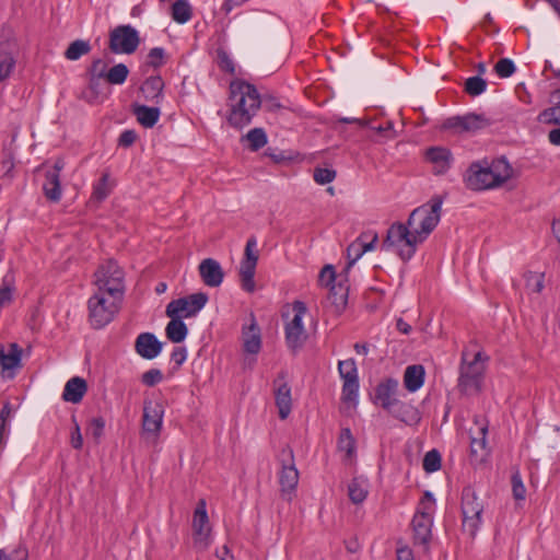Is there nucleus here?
Masks as SVG:
<instances>
[{
	"instance_id": "39",
	"label": "nucleus",
	"mask_w": 560,
	"mask_h": 560,
	"mask_svg": "<svg viewBox=\"0 0 560 560\" xmlns=\"http://www.w3.org/2000/svg\"><path fill=\"white\" fill-rule=\"evenodd\" d=\"M91 51V45L89 42L83 39H77L72 42L65 51V57L68 60H78L83 55Z\"/></svg>"
},
{
	"instance_id": "49",
	"label": "nucleus",
	"mask_w": 560,
	"mask_h": 560,
	"mask_svg": "<svg viewBox=\"0 0 560 560\" xmlns=\"http://www.w3.org/2000/svg\"><path fill=\"white\" fill-rule=\"evenodd\" d=\"M516 68L514 62L509 58L500 59L495 66L494 71L500 78H509L515 72Z\"/></svg>"
},
{
	"instance_id": "13",
	"label": "nucleus",
	"mask_w": 560,
	"mask_h": 560,
	"mask_svg": "<svg viewBox=\"0 0 560 560\" xmlns=\"http://www.w3.org/2000/svg\"><path fill=\"white\" fill-rule=\"evenodd\" d=\"M279 462L281 464V471L279 475V482L282 492H291L294 490L299 482V471L294 464L293 451L287 446L279 453Z\"/></svg>"
},
{
	"instance_id": "28",
	"label": "nucleus",
	"mask_w": 560,
	"mask_h": 560,
	"mask_svg": "<svg viewBox=\"0 0 560 560\" xmlns=\"http://www.w3.org/2000/svg\"><path fill=\"white\" fill-rule=\"evenodd\" d=\"M23 349L15 342L9 343L8 348L0 349V365L3 371L21 368Z\"/></svg>"
},
{
	"instance_id": "11",
	"label": "nucleus",
	"mask_w": 560,
	"mask_h": 560,
	"mask_svg": "<svg viewBox=\"0 0 560 560\" xmlns=\"http://www.w3.org/2000/svg\"><path fill=\"white\" fill-rule=\"evenodd\" d=\"M464 182L468 189L475 191L498 187L493 178V173L487 162H485V164L480 162L470 164L464 174Z\"/></svg>"
},
{
	"instance_id": "48",
	"label": "nucleus",
	"mask_w": 560,
	"mask_h": 560,
	"mask_svg": "<svg viewBox=\"0 0 560 560\" xmlns=\"http://www.w3.org/2000/svg\"><path fill=\"white\" fill-rule=\"evenodd\" d=\"M336 171L332 168L315 167L313 173L314 180L319 185L331 183L336 178Z\"/></svg>"
},
{
	"instance_id": "37",
	"label": "nucleus",
	"mask_w": 560,
	"mask_h": 560,
	"mask_svg": "<svg viewBox=\"0 0 560 560\" xmlns=\"http://www.w3.org/2000/svg\"><path fill=\"white\" fill-rule=\"evenodd\" d=\"M368 481L362 478H353L348 486V494L352 503H362L369 493Z\"/></svg>"
},
{
	"instance_id": "41",
	"label": "nucleus",
	"mask_w": 560,
	"mask_h": 560,
	"mask_svg": "<svg viewBox=\"0 0 560 560\" xmlns=\"http://www.w3.org/2000/svg\"><path fill=\"white\" fill-rule=\"evenodd\" d=\"M129 74V69L125 63H117L107 71L105 80L109 84L120 85L125 83Z\"/></svg>"
},
{
	"instance_id": "24",
	"label": "nucleus",
	"mask_w": 560,
	"mask_h": 560,
	"mask_svg": "<svg viewBox=\"0 0 560 560\" xmlns=\"http://www.w3.org/2000/svg\"><path fill=\"white\" fill-rule=\"evenodd\" d=\"M427 160L433 165L434 174L441 175L451 167L453 156L448 149L444 147H431L425 151Z\"/></svg>"
},
{
	"instance_id": "53",
	"label": "nucleus",
	"mask_w": 560,
	"mask_h": 560,
	"mask_svg": "<svg viewBox=\"0 0 560 560\" xmlns=\"http://www.w3.org/2000/svg\"><path fill=\"white\" fill-rule=\"evenodd\" d=\"M162 380L163 373L159 369H150L141 375V382L149 387L159 384Z\"/></svg>"
},
{
	"instance_id": "38",
	"label": "nucleus",
	"mask_w": 560,
	"mask_h": 560,
	"mask_svg": "<svg viewBox=\"0 0 560 560\" xmlns=\"http://www.w3.org/2000/svg\"><path fill=\"white\" fill-rule=\"evenodd\" d=\"M171 15L179 24H185L192 16V8L187 0H176L172 4Z\"/></svg>"
},
{
	"instance_id": "55",
	"label": "nucleus",
	"mask_w": 560,
	"mask_h": 560,
	"mask_svg": "<svg viewBox=\"0 0 560 560\" xmlns=\"http://www.w3.org/2000/svg\"><path fill=\"white\" fill-rule=\"evenodd\" d=\"M28 551L25 547L19 546L10 555L4 549H0V560H27Z\"/></svg>"
},
{
	"instance_id": "33",
	"label": "nucleus",
	"mask_w": 560,
	"mask_h": 560,
	"mask_svg": "<svg viewBox=\"0 0 560 560\" xmlns=\"http://www.w3.org/2000/svg\"><path fill=\"white\" fill-rule=\"evenodd\" d=\"M424 374V369L420 364L407 366L404 374L405 387L411 393L417 392L423 385Z\"/></svg>"
},
{
	"instance_id": "36",
	"label": "nucleus",
	"mask_w": 560,
	"mask_h": 560,
	"mask_svg": "<svg viewBox=\"0 0 560 560\" xmlns=\"http://www.w3.org/2000/svg\"><path fill=\"white\" fill-rule=\"evenodd\" d=\"M114 187V182H110V175L108 172H104L101 178L93 185V191L91 199L97 202L105 200Z\"/></svg>"
},
{
	"instance_id": "20",
	"label": "nucleus",
	"mask_w": 560,
	"mask_h": 560,
	"mask_svg": "<svg viewBox=\"0 0 560 560\" xmlns=\"http://www.w3.org/2000/svg\"><path fill=\"white\" fill-rule=\"evenodd\" d=\"M398 389L399 383L397 380L386 378L375 387L374 402L381 405L384 410L388 411L398 400Z\"/></svg>"
},
{
	"instance_id": "62",
	"label": "nucleus",
	"mask_w": 560,
	"mask_h": 560,
	"mask_svg": "<svg viewBox=\"0 0 560 560\" xmlns=\"http://www.w3.org/2000/svg\"><path fill=\"white\" fill-rule=\"evenodd\" d=\"M11 411V405L9 401H7L0 411V442H2L7 420L10 418Z\"/></svg>"
},
{
	"instance_id": "46",
	"label": "nucleus",
	"mask_w": 560,
	"mask_h": 560,
	"mask_svg": "<svg viewBox=\"0 0 560 560\" xmlns=\"http://www.w3.org/2000/svg\"><path fill=\"white\" fill-rule=\"evenodd\" d=\"M424 471L434 472L441 468V455L436 450L429 451L422 462Z\"/></svg>"
},
{
	"instance_id": "26",
	"label": "nucleus",
	"mask_w": 560,
	"mask_h": 560,
	"mask_svg": "<svg viewBox=\"0 0 560 560\" xmlns=\"http://www.w3.org/2000/svg\"><path fill=\"white\" fill-rule=\"evenodd\" d=\"M86 392V381L82 377L74 376L66 383L62 393V399L68 402L79 404L83 399Z\"/></svg>"
},
{
	"instance_id": "29",
	"label": "nucleus",
	"mask_w": 560,
	"mask_h": 560,
	"mask_svg": "<svg viewBox=\"0 0 560 560\" xmlns=\"http://www.w3.org/2000/svg\"><path fill=\"white\" fill-rule=\"evenodd\" d=\"M163 89L164 82L160 75L148 78L140 86L144 98L154 104H160L163 100Z\"/></svg>"
},
{
	"instance_id": "7",
	"label": "nucleus",
	"mask_w": 560,
	"mask_h": 560,
	"mask_svg": "<svg viewBox=\"0 0 560 560\" xmlns=\"http://www.w3.org/2000/svg\"><path fill=\"white\" fill-rule=\"evenodd\" d=\"M463 529L470 537H475L481 524L483 503L475 490L467 486L462 491Z\"/></svg>"
},
{
	"instance_id": "63",
	"label": "nucleus",
	"mask_w": 560,
	"mask_h": 560,
	"mask_svg": "<svg viewBox=\"0 0 560 560\" xmlns=\"http://www.w3.org/2000/svg\"><path fill=\"white\" fill-rule=\"evenodd\" d=\"M218 57L220 69L229 73H234V63L228 54L225 51H219Z\"/></svg>"
},
{
	"instance_id": "30",
	"label": "nucleus",
	"mask_w": 560,
	"mask_h": 560,
	"mask_svg": "<svg viewBox=\"0 0 560 560\" xmlns=\"http://www.w3.org/2000/svg\"><path fill=\"white\" fill-rule=\"evenodd\" d=\"M132 113L138 122L144 128H152L159 120L161 110L156 106H147L140 104L132 105Z\"/></svg>"
},
{
	"instance_id": "50",
	"label": "nucleus",
	"mask_w": 560,
	"mask_h": 560,
	"mask_svg": "<svg viewBox=\"0 0 560 560\" xmlns=\"http://www.w3.org/2000/svg\"><path fill=\"white\" fill-rule=\"evenodd\" d=\"M107 63L101 59H94L88 69V75H94L95 78L105 79L107 75Z\"/></svg>"
},
{
	"instance_id": "51",
	"label": "nucleus",
	"mask_w": 560,
	"mask_h": 560,
	"mask_svg": "<svg viewBox=\"0 0 560 560\" xmlns=\"http://www.w3.org/2000/svg\"><path fill=\"white\" fill-rule=\"evenodd\" d=\"M71 421L73 423V428L70 433V444L74 450H81L83 446V438L75 416L71 417Z\"/></svg>"
},
{
	"instance_id": "61",
	"label": "nucleus",
	"mask_w": 560,
	"mask_h": 560,
	"mask_svg": "<svg viewBox=\"0 0 560 560\" xmlns=\"http://www.w3.org/2000/svg\"><path fill=\"white\" fill-rule=\"evenodd\" d=\"M261 106L267 112H271V113L277 112L282 108V105L278 101V98L275 96H271V95L261 97Z\"/></svg>"
},
{
	"instance_id": "12",
	"label": "nucleus",
	"mask_w": 560,
	"mask_h": 560,
	"mask_svg": "<svg viewBox=\"0 0 560 560\" xmlns=\"http://www.w3.org/2000/svg\"><path fill=\"white\" fill-rule=\"evenodd\" d=\"M257 246V241L255 236H252L247 240L244 258L241 261L240 267V279L242 288L247 292L255 291V281L254 276L256 271V266L258 261V254L255 252Z\"/></svg>"
},
{
	"instance_id": "59",
	"label": "nucleus",
	"mask_w": 560,
	"mask_h": 560,
	"mask_svg": "<svg viewBox=\"0 0 560 560\" xmlns=\"http://www.w3.org/2000/svg\"><path fill=\"white\" fill-rule=\"evenodd\" d=\"M368 236H369L368 234L363 233L358 237V241L361 242V248H362L363 253L374 249L375 245L378 241L376 233L371 235L370 241L366 240Z\"/></svg>"
},
{
	"instance_id": "40",
	"label": "nucleus",
	"mask_w": 560,
	"mask_h": 560,
	"mask_svg": "<svg viewBox=\"0 0 560 560\" xmlns=\"http://www.w3.org/2000/svg\"><path fill=\"white\" fill-rule=\"evenodd\" d=\"M338 448L351 458L355 452V440L349 428H343L338 439Z\"/></svg>"
},
{
	"instance_id": "18",
	"label": "nucleus",
	"mask_w": 560,
	"mask_h": 560,
	"mask_svg": "<svg viewBox=\"0 0 560 560\" xmlns=\"http://www.w3.org/2000/svg\"><path fill=\"white\" fill-rule=\"evenodd\" d=\"M275 399L279 409V417L284 420L291 412L292 399L291 388L285 382V375L281 372L275 380Z\"/></svg>"
},
{
	"instance_id": "10",
	"label": "nucleus",
	"mask_w": 560,
	"mask_h": 560,
	"mask_svg": "<svg viewBox=\"0 0 560 560\" xmlns=\"http://www.w3.org/2000/svg\"><path fill=\"white\" fill-rule=\"evenodd\" d=\"M209 298L207 293L197 292L184 298L171 301L166 305L165 314L182 316L184 318L196 316L207 304Z\"/></svg>"
},
{
	"instance_id": "60",
	"label": "nucleus",
	"mask_w": 560,
	"mask_h": 560,
	"mask_svg": "<svg viewBox=\"0 0 560 560\" xmlns=\"http://www.w3.org/2000/svg\"><path fill=\"white\" fill-rule=\"evenodd\" d=\"M559 110L557 106L545 109L539 118L546 124L560 125V118L556 116V112Z\"/></svg>"
},
{
	"instance_id": "47",
	"label": "nucleus",
	"mask_w": 560,
	"mask_h": 560,
	"mask_svg": "<svg viewBox=\"0 0 560 560\" xmlns=\"http://www.w3.org/2000/svg\"><path fill=\"white\" fill-rule=\"evenodd\" d=\"M105 429V420L103 417H94L92 418L86 428V432L93 436V439L98 442V440L103 436Z\"/></svg>"
},
{
	"instance_id": "34",
	"label": "nucleus",
	"mask_w": 560,
	"mask_h": 560,
	"mask_svg": "<svg viewBox=\"0 0 560 560\" xmlns=\"http://www.w3.org/2000/svg\"><path fill=\"white\" fill-rule=\"evenodd\" d=\"M489 166L493 173V178L498 187L510 179L513 175V168L505 158L493 160Z\"/></svg>"
},
{
	"instance_id": "31",
	"label": "nucleus",
	"mask_w": 560,
	"mask_h": 560,
	"mask_svg": "<svg viewBox=\"0 0 560 560\" xmlns=\"http://www.w3.org/2000/svg\"><path fill=\"white\" fill-rule=\"evenodd\" d=\"M343 381L342 384V400L346 402H357L359 393V376L358 372L339 373Z\"/></svg>"
},
{
	"instance_id": "25",
	"label": "nucleus",
	"mask_w": 560,
	"mask_h": 560,
	"mask_svg": "<svg viewBox=\"0 0 560 560\" xmlns=\"http://www.w3.org/2000/svg\"><path fill=\"white\" fill-rule=\"evenodd\" d=\"M16 44L7 39L0 42V82L7 80L15 67Z\"/></svg>"
},
{
	"instance_id": "9",
	"label": "nucleus",
	"mask_w": 560,
	"mask_h": 560,
	"mask_svg": "<svg viewBox=\"0 0 560 560\" xmlns=\"http://www.w3.org/2000/svg\"><path fill=\"white\" fill-rule=\"evenodd\" d=\"M140 44L138 31L131 25H118L109 33V49L113 54H133Z\"/></svg>"
},
{
	"instance_id": "42",
	"label": "nucleus",
	"mask_w": 560,
	"mask_h": 560,
	"mask_svg": "<svg viewBox=\"0 0 560 560\" xmlns=\"http://www.w3.org/2000/svg\"><path fill=\"white\" fill-rule=\"evenodd\" d=\"M252 151H258L267 143V135L262 128H254L244 137Z\"/></svg>"
},
{
	"instance_id": "2",
	"label": "nucleus",
	"mask_w": 560,
	"mask_h": 560,
	"mask_svg": "<svg viewBox=\"0 0 560 560\" xmlns=\"http://www.w3.org/2000/svg\"><path fill=\"white\" fill-rule=\"evenodd\" d=\"M443 197L433 196L430 201L422 205L410 213L407 224L415 233L417 241L421 244L436 228L441 219Z\"/></svg>"
},
{
	"instance_id": "3",
	"label": "nucleus",
	"mask_w": 560,
	"mask_h": 560,
	"mask_svg": "<svg viewBox=\"0 0 560 560\" xmlns=\"http://www.w3.org/2000/svg\"><path fill=\"white\" fill-rule=\"evenodd\" d=\"M418 244L409 225L396 222L388 228L382 249H394L401 260L408 261L415 255Z\"/></svg>"
},
{
	"instance_id": "15",
	"label": "nucleus",
	"mask_w": 560,
	"mask_h": 560,
	"mask_svg": "<svg viewBox=\"0 0 560 560\" xmlns=\"http://www.w3.org/2000/svg\"><path fill=\"white\" fill-rule=\"evenodd\" d=\"M163 415L164 409L161 404L144 400L142 429L145 434L152 435L154 440L161 431Z\"/></svg>"
},
{
	"instance_id": "56",
	"label": "nucleus",
	"mask_w": 560,
	"mask_h": 560,
	"mask_svg": "<svg viewBox=\"0 0 560 560\" xmlns=\"http://www.w3.org/2000/svg\"><path fill=\"white\" fill-rule=\"evenodd\" d=\"M165 51L161 47L152 48L148 54V65L153 68H160L164 63Z\"/></svg>"
},
{
	"instance_id": "5",
	"label": "nucleus",
	"mask_w": 560,
	"mask_h": 560,
	"mask_svg": "<svg viewBox=\"0 0 560 560\" xmlns=\"http://www.w3.org/2000/svg\"><path fill=\"white\" fill-rule=\"evenodd\" d=\"M97 290L106 292L114 299H122L125 293V273L114 260L100 265L94 273Z\"/></svg>"
},
{
	"instance_id": "4",
	"label": "nucleus",
	"mask_w": 560,
	"mask_h": 560,
	"mask_svg": "<svg viewBox=\"0 0 560 560\" xmlns=\"http://www.w3.org/2000/svg\"><path fill=\"white\" fill-rule=\"evenodd\" d=\"M122 299H114L97 290L88 301L89 322L94 329L108 325L117 315Z\"/></svg>"
},
{
	"instance_id": "23",
	"label": "nucleus",
	"mask_w": 560,
	"mask_h": 560,
	"mask_svg": "<svg viewBox=\"0 0 560 560\" xmlns=\"http://www.w3.org/2000/svg\"><path fill=\"white\" fill-rule=\"evenodd\" d=\"M198 270L203 283L208 287L217 288L223 281V269L221 265L213 258H206L201 260Z\"/></svg>"
},
{
	"instance_id": "16",
	"label": "nucleus",
	"mask_w": 560,
	"mask_h": 560,
	"mask_svg": "<svg viewBox=\"0 0 560 560\" xmlns=\"http://www.w3.org/2000/svg\"><path fill=\"white\" fill-rule=\"evenodd\" d=\"M63 166V161L57 160L54 166L45 173V182L43 184L44 195L52 202H58L61 198L60 172Z\"/></svg>"
},
{
	"instance_id": "8",
	"label": "nucleus",
	"mask_w": 560,
	"mask_h": 560,
	"mask_svg": "<svg viewBox=\"0 0 560 560\" xmlns=\"http://www.w3.org/2000/svg\"><path fill=\"white\" fill-rule=\"evenodd\" d=\"M294 313L293 318L285 325V342L292 352H298L303 348L308 335L303 326V317L307 313V307L302 301H294L292 304Z\"/></svg>"
},
{
	"instance_id": "64",
	"label": "nucleus",
	"mask_w": 560,
	"mask_h": 560,
	"mask_svg": "<svg viewBox=\"0 0 560 560\" xmlns=\"http://www.w3.org/2000/svg\"><path fill=\"white\" fill-rule=\"evenodd\" d=\"M137 133L133 130H125L118 138V144L124 148H128L135 143Z\"/></svg>"
},
{
	"instance_id": "21",
	"label": "nucleus",
	"mask_w": 560,
	"mask_h": 560,
	"mask_svg": "<svg viewBox=\"0 0 560 560\" xmlns=\"http://www.w3.org/2000/svg\"><path fill=\"white\" fill-rule=\"evenodd\" d=\"M433 518L422 515H413L411 526L413 532V544L422 548L424 552L429 549V542L432 538Z\"/></svg>"
},
{
	"instance_id": "22",
	"label": "nucleus",
	"mask_w": 560,
	"mask_h": 560,
	"mask_svg": "<svg viewBox=\"0 0 560 560\" xmlns=\"http://www.w3.org/2000/svg\"><path fill=\"white\" fill-rule=\"evenodd\" d=\"M163 343L152 332L140 334L135 342L137 353L147 360L156 358L162 351Z\"/></svg>"
},
{
	"instance_id": "57",
	"label": "nucleus",
	"mask_w": 560,
	"mask_h": 560,
	"mask_svg": "<svg viewBox=\"0 0 560 560\" xmlns=\"http://www.w3.org/2000/svg\"><path fill=\"white\" fill-rule=\"evenodd\" d=\"M363 254L361 242L357 238L347 248V257L349 259L348 267H351Z\"/></svg>"
},
{
	"instance_id": "45",
	"label": "nucleus",
	"mask_w": 560,
	"mask_h": 560,
	"mask_svg": "<svg viewBox=\"0 0 560 560\" xmlns=\"http://www.w3.org/2000/svg\"><path fill=\"white\" fill-rule=\"evenodd\" d=\"M487 89V82L480 75L470 77L465 82V92L470 96H478Z\"/></svg>"
},
{
	"instance_id": "58",
	"label": "nucleus",
	"mask_w": 560,
	"mask_h": 560,
	"mask_svg": "<svg viewBox=\"0 0 560 560\" xmlns=\"http://www.w3.org/2000/svg\"><path fill=\"white\" fill-rule=\"evenodd\" d=\"M336 280V271L331 265H326L319 272V282L326 287H331Z\"/></svg>"
},
{
	"instance_id": "32",
	"label": "nucleus",
	"mask_w": 560,
	"mask_h": 560,
	"mask_svg": "<svg viewBox=\"0 0 560 560\" xmlns=\"http://www.w3.org/2000/svg\"><path fill=\"white\" fill-rule=\"evenodd\" d=\"M166 316L171 318V320L168 322V324L166 325V328H165L166 337L172 342H175V343H179V342L184 341L188 335V328H187L186 324L183 322L184 317H182L179 315H177V316L166 315Z\"/></svg>"
},
{
	"instance_id": "6",
	"label": "nucleus",
	"mask_w": 560,
	"mask_h": 560,
	"mask_svg": "<svg viewBox=\"0 0 560 560\" xmlns=\"http://www.w3.org/2000/svg\"><path fill=\"white\" fill-rule=\"evenodd\" d=\"M488 360L489 358L483 352L478 351L475 353L472 361L467 362L466 353H463L458 386L464 394L472 395L481 390L485 363Z\"/></svg>"
},
{
	"instance_id": "14",
	"label": "nucleus",
	"mask_w": 560,
	"mask_h": 560,
	"mask_svg": "<svg viewBox=\"0 0 560 560\" xmlns=\"http://www.w3.org/2000/svg\"><path fill=\"white\" fill-rule=\"evenodd\" d=\"M490 124V119L487 118L483 114L469 113L464 116H454L447 118L443 124V128L470 132L482 129Z\"/></svg>"
},
{
	"instance_id": "54",
	"label": "nucleus",
	"mask_w": 560,
	"mask_h": 560,
	"mask_svg": "<svg viewBox=\"0 0 560 560\" xmlns=\"http://www.w3.org/2000/svg\"><path fill=\"white\" fill-rule=\"evenodd\" d=\"M512 491L515 500H524L526 494L525 486L518 472L512 475Z\"/></svg>"
},
{
	"instance_id": "35",
	"label": "nucleus",
	"mask_w": 560,
	"mask_h": 560,
	"mask_svg": "<svg viewBox=\"0 0 560 560\" xmlns=\"http://www.w3.org/2000/svg\"><path fill=\"white\" fill-rule=\"evenodd\" d=\"M328 302L335 307V312H341L348 301V288L341 283L332 284L327 295Z\"/></svg>"
},
{
	"instance_id": "1",
	"label": "nucleus",
	"mask_w": 560,
	"mask_h": 560,
	"mask_svg": "<svg viewBox=\"0 0 560 560\" xmlns=\"http://www.w3.org/2000/svg\"><path fill=\"white\" fill-rule=\"evenodd\" d=\"M230 112L228 122L235 129L248 126L261 107V96L256 86L243 80L230 83Z\"/></svg>"
},
{
	"instance_id": "19",
	"label": "nucleus",
	"mask_w": 560,
	"mask_h": 560,
	"mask_svg": "<svg viewBox=\"0 0 560 560\" xmlns=\"http://www.w3.org/2000/svg\"><path fill=\"white\" fill-rule=\"evenodd\" d=\"M192 529L195 542L207 547L210 526L205 500H200L196 506L192 518Z\"/></svg>"
},
{
	"instance_id": "43",
	"label": "nucleus",
	"mask_w": 560,
	"mask_h": 560,
	"mask_svg": "<svg viewBox=\"0 0 560 560\" xmlns=\"http://www.w3.org/2000/svg\"><path fill=\"white\" fill-rule=\"evenodd\" d=\"M435 500L433 494L430 491H425L419 502L415 515L427 516L428 518H433Z\"/></svg>"
},
{
	"instance_id": "27",
	"label": "nucleus",
	"mask_w": 560,
	"mask_h": 560,
	"mask_svg": "<svg viewBox=\"0 0 560 560\" xmlns=\"http://www.w3.org/2000/svg\"><path fill=\"white\" fill-rule=\"evenodd\" d=\"M393 417L405 422L406 424H416L420 421V415L417 408L411 404L397 400L388 411Z\"/></svg>"
},
{
	"instance_id": "52",
	"label": "nucleus",
	"mask_w": 560,
	"mask_h": 560,
	"mask_svg": "<svg viewBox=\"0 0 560 560\" xmlns=\"http://www.w3.org/2000/svg\"><path fill=\"white\" fill-rule=\"evenodd\" d=\"M488 428L487 425H481L479 428V438H471L470 450L472 455H478L479 451H483L486 447V434Z\"/></svg>"
},
{
	"instance_id": "17",
	"label": "nucleus",
	"mask_w": 560,
	"mask_h": 560,
	"mask_svg": "<svg viewBox=\"0 0 560 560\" xmlns=\"http://www.w3.org/2000/svg\"><path fill=\"white\" fill-rule=\"evenodd\" d=\"M243 350L256 355L261 349V332L254 313L249 314V324L242 328Z\"/></svg>"
},
{
	"instance_id": "44",
	"label": "nucleus",
	"mask_w": 560,
	"mask_h": 560,
	"mask_svg": "<svg viewBox=\"0 0 560 560\" xmlns=\"http://www.w3.org/2000/svg\"><path fill=\"white\" fill-rule=\"evenodd\" d=\"M526 288L533 293H540L544 289L545 273L527 271L524 273Z\"/></svg>"
}]
</instances>
